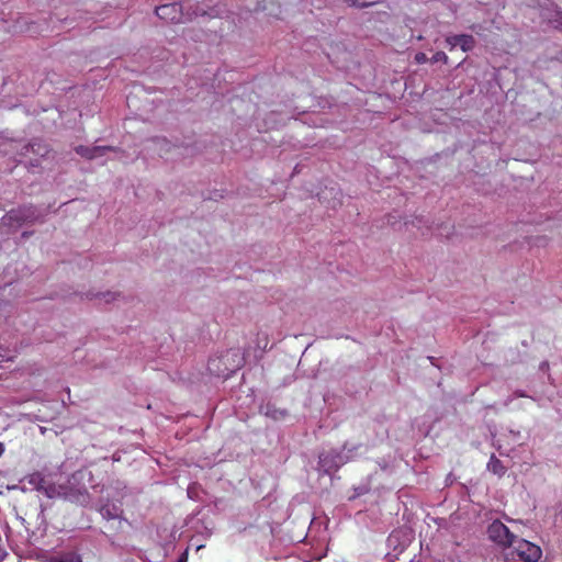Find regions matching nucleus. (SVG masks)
Segmentation results:
<instances>
[{"label": "nucleus", "instance_id": "obj_1", "mask_svg": "<svg viewBox=\"0 0 562 562\" xmlns=\"http://www.w3.org/2000/svg\"><path fill=\"white\" fill-rule=\"evenodd\" d=\"M245 363V357L239 349L232 348L224 353L211 357L207 362V370L212 375L227 379L239 370Z\"/></svg>", "mask_w": 562, "mask_h": 562}, {"label": "nucleus", "instance_id": "obj_2", "mask_svg": "<svg viewBox=\"0 0 562 562\" xmlns=\"http://www.w3.org/2000/svg\"><path fill=\"white\" fill-rule=\"evenodd\" d=\"M488 538L503 548H510L516 542V536L501 520H494L487 528Z\"/></svg>", "mask_w": 562, "mask_h": 562}, {"label": "nucleus", "instance_id": "obj_3", "mask_svg": "<svg viewBox=\"0 0 562 562\" xmlns=\"http://www.w3.org/2000/svg\"><path fill=\"white\" fill-rule=\"evenodd\" d=\"M513 547L517 555L524 562H539L541 559L542 551L540 547L530 541L516 538V542Z\"/></svg>", "mask_w": 562, "mask_h": 562}, {"label": "nucleus", "instance_id": "obj_4", "mask_svg": "<svg viewBox=\"0 0 562 562\" xmlns=\"http://www.w3.org/2000/svg\"><path fill=\"white\" fill-rule=\"evenodd\" d=\"M156 14L159 19L170 23L184 22L182 7L180 3L162 4L156 8Z\"/></svg>", "mask_w": 562, "mask_h": 562}, {"label": "nucleus", "instance_id": "obj_5", "mask_svg": "<svg viewBox=\"0 0 562 562\" xmlns=\"http://www.w3.org/2000/svg\"><path fill=\"white\" fill-rule=\"evenodd\" d=\"M76 153L83 158L93 159L95 157L103 156L106 151H114L115 148L111 146H94L88 147L79 145L75 148Z\"/></svg>", "mask_w": 562, "mask_h": 562}, {"label": "nucleus", "instance_id": "obj_6", "mask_svg": "<svg viewBox=\"0 0 562 562\" xmlns=\"http://www.w3.org/2000/svg\"><path fill=\"white\" fill-rule=\"evenodd\" d=\"M24 148L25 153H22L23 155H26L29 151H32L37 157H45L50 151L49 146L41 139H33Z\"/></svg>", "mask_w": 562, "mask_h": 562}, {"label": "nucleus", "instance_id": "obj_7", "mask_svg": "<svg viewBox=\"0 0 562 562\" xmlns=\"http://www.w3.org/2000/svg\"><path fill=\"white\" fill-rule=\"evenodd\" d=\"M487 470L498 476H503L506 473V467L494 454L490 458Z\"/></svg>", "mask_w": 562, "mask_h": 562}, {"label": "nucleus", "instance_id": "obj_8", "mask_svg": "<svg viewBox=\"0 0 562 562\" xmlns=\"http://www.w3.org/2000/svg\"><path fill=\"white\" fill-rule=\"evenodd\" d=\"M49 562H82V559L76 552H66L60 555L50 557Z\"/></svg>", "mask_w": 562, "mask_h": 562}, {"label": "nucleus", "instance_id": "obj_9", "mask_svg": "<svg viewBox=\"0 0 562 562\" xmlns=\"http://www.w3.org/2000/svg\"><path fill=\"white\" fill-rule=\"evenodd\" d=\"M459 46L463 52H470L475 46V38L469 34H460Z\"/></svg>", "mask_w": 562, "mask_h": 562}, {"label": "nucleus", "instance_id": "obj_10", "mask_svg": "<svg viewBox=\"0 0 562 562\" xmlns=\"http://www.w3.org/2000/svg\"><path fill=\"white\" fill-rule=\"evenodd\" d=\"M549 23H551L555 29L562 27V11L557 10L553 15L548 18Z\"/></svg>", "mask_w": 562, "mask_h": 562}, {"label": "nucleus", "instance_id": "obj_11", "mask_svg": "<svg viewBox=\"0 0 562 562\" xmlns=\"http://www.w3.org/2000/svg\"><path fill=\"white\" fill-rule=\"evenodd\" d=\"M448 59L449 58L445 52H437L436 54L432 55L430 61L432 64L440 63V61L447 64Z\"/></svg>", "mask_w": 562, "mask_h": 562}, {"label": "nucleus", "instance_id": "obj_12", "mask_svg": "<svg viewBox=\"0 0 562 562\" xmlns=\"http://www.w3.org/2000/svg\"><path fill=\"white\" fill-rule=\"evenodd\" d=\"M460 35H451L446 37V43L449 47V50H453L457 45H459Z\"/></svg>", "mask_w": 562, "mask_h": 562}, {"label": "nucleus", "instance_id": "obj_13", "mask_svg": "<svg viewBox=\"0 0 562 562\" xmlns=\"http://www.w3.org/2000/svg\"><path fill=\"white\" fill-rule=\"evenodd\" d=\"M20 212H21V211H18V212L12 211V212H10L9 218H10V220H15V221H18V222H20V221H23V222H24V221H26V220L29 218V216H26V215H21V216H20V215H18V213H20Z\"/></svg>", "mask_w": 562, "mask_h": 562}, {"label": "nucleus", "instance_id": "obj_14", "mask_svg": "<svg viewBox=\"0 0 562 562\" xmlns=\"http://www.w3.org/2000/svg\"><path fill=\"white\" fill-rule=\"evenodd\" d=\"M415 60L418 63V64H423V63H426L428 60L427 56L425 53H418L416 54L415 56Z\"/></svg>", "mask_w": 562, "mask_h": 562}, {"label": "nucleus", "instance_id": "obj_15", "mask_svg": "<svg viewBox=\"0 0 562 562\" xmlns=\"http://www.w3.org/2000/svg\"><path fill=\"white\" fill-rule=\"evenodd\" d=\"M303 538H304V537H301V536H300V537H296V538H294V537L290 536V537H289V540H290L291 542H301V541L303 540Z\"/></svg>", "mask_w": 562, "mask_h": 562}, {"label": "nucleus", "instance_id": "obj_16", "mask_svg": "<svg viewBox=\"0 0 562 562\" xmlns=\"http://www.w3.org/2000/svg\"><path fill=\"white\" fill-rule=\"evenodd\" d=\"M177 562H187V553H183Z\"/></svg>", "mask_w": 562, "mask_h": 562}, {"label": "nucleus", "instance_id": "obj_17", "mask_svg": "<svg viewBox=\"0 0 562 562\" xmlns=\"http://www.w3.org/2000/svg\"><path fill=\"white\" fill-rule=\"evenodd\" d=\"M3 452H4V446L2 442H0V457L2 456Z\"/></svg>", "mask_w": 562, "mask_h": 562}, {"label": "nucleus", "instance_id": "obj_18", "mask_svg": "<svg viewBox=\"0 0 562 562\" xmlns=\"http://www.w3.org/2000/svg\"><path fill=\"white\" fill-rule=\"evenodd\" d=\"M102 515H103V516H108V517H112V516L110 515V512H109L108 509H106V510H104V509H103V510H102Z\"/></svg>", "mask_w": 562, "mask_h": 562}, {"label": "nucleus", "instance_id": "obj_19", "mask_svg": "<svg viewBox=\"0 0 562 562\" xmlns=\"http://www.w3.org/2000/svg\"><path fill=\"white\" fill-rule=\"evenodd\" d=\"M110 295H111V299L114 300V294L106 293L104 296H110Z\"/></svg>", "mask_w": 562, "mask_h": 562}, {"label": "nucleus", "instance_id": "obj_20", "mask_svg": "<svg viewBox=\"0 0 562 562\" xmlns=\"http://www.w3.org/2000/svg\"><path fill=\"white\" fill-rule=\"evenodd\" d=\"M267 345H268V341L265 342L262 349H266L267 348Z\"/></svg>", "mask_w": 562, "mask_h": 562}]
</instances>
